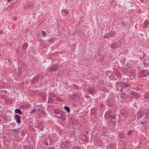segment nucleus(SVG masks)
<instances>
[{"label": "nucleus", "instance_id": "obj_1", "mask_svg": "<svg viewBox=\"0 0 149 149\" xmlns=\"http://www.w3.org/2000/svg\"><path fill=\"white\" fill-rule=\"evenodd\" d=\"M71 146V143L68 141H65L62 142L61 145L60 147L62 148H68Z\"/></svg>", "mask_w": 149, "mask_h": 149}, {"label": "nucleus", "instance_id": "obj_2", "mask_svg": "<svg viewBox=\"0 0 149 149\" xmlns=\"http://www.w3.org/2000/svg\"><path fill=\"white\" fill-rule=\"evenodd\" d=\"M148 74V72L147 70H143L141 71L139 73V77H144Z\"/></svg>", "mask_w": 149, "mask_h": 149}, {"label": "nucleus", "instance_id": "obj_3", "mask_svg": "<svg viewBox=\"0 0 149 149\" xmlns=\"http://www.w3.org/2000/svg\"><path fill=\"white\" fill-rule=\"evenodd\" d=\"M121 43L120 42H116L114 44L111 45H110V48L111 49H115L117 48L120 47Z\"/></svg>", "mask_w": 149, "mask_h": 149}, {"label": "nucleus", "instance_id": "obj_4", "mask_svg": "<svg viewBox=\"0 0 149 149\" xmlns=\"http://www.w3.org/2000/svg\"><path fill=\"white\" fill-rule=\"evenodd\" d=\"M128 92L129 91H128ZM130 94L132 95L134 97L138 98L140 97H141V95L137 94V93L135 92L132 91H129Z\"/></svg>", "mask_w": 149, "mask_h": 149}, {"label": "nucleus", "instance_id": "obj_5", "mask_svg": "<svg viewBox=\"0 0 149 149\" xmlns=\"http://www.w3.org/2000/svg\"><path fill=\"white\" fill-rule=\"evenodd\" d=\"M79 138L81 140L84 142L86 141L88 139L87 136L85 134H83L80 135Z\"/></svg>", "mask_w": 149, "mask_h": 149}, {"label": "nucleus", "instance_id": "obj_6", "mask_svg": "<svg viewBox=\"0 0 149 149\" xmlns=\"http://www.w3.org/2000/svg\"><path fill=\"white\" fill-rule=\"evenodd\" d=\"M88 92L91 94H95L96 91L93 88L89 87L87 89Z\"/></svg>", "mask_w": 149, "mask_h": 149}, {"label": "nucleus", "instance_id": "obj_7", "mask_svg": "<svg viewBox=\"0 0 149 149\" xmlns=\"http://www.w3.org/2000/svg\"><path fill=\"white\" fill-rule=\"evenodd\" d=\"M58 69V66H52L48 69V72H52L55 71Z\"/></svg>", "mask_w": 149, "mask_h": 149}, {"label": "nucleus", "instance_id": "obj_8", "mask_svg": "<svg viewBox=\"0 0 149 149\" xmlns=\"http://www.w3.org/2000/svg\"><path fill=\"white\" fill-rule=\"evenodd\" d=\"M111 112V110H108L105 113L104 115V117L106 119H108L109 117H111V116L110 114V113Z\"/></svg>", "mask_w": 149, "mask_h": 149}, {"label": "nucleus", "instance_id": "obj_9", "mask_svg": "<svg viewBox=\"0 0 149 149\" xmlns=\"http://www.w3.org/2000/svg\"><path fill=\"white\" fill-rule=\"evenodd\" d=\"M117 84H118V85H120L122 87H127L130 86V85L123 82H118Z\"/></svg>", "mask_w": 149, "mask_h": 149}, {"label": "nucleus", "instance_id": "obj_10", "mask_svg": "<svg viewBox=\"0 0 149 149\" xmlns=\"http://www.w3.org/2000/svg\"><path fill=\"white\" fill-rule=\"evenodd\" d=\"M138 118V119L140 118L143 115V112L141 110H139L137 113Z\"/></svg>", "mask_w": 149, "mask_h": 149}, {"label": "nucleus", "instance_id": "obj_11", "mask_svg": "<svg viewBox=\"0 0 149 149\" xmlns=\"http://www.w3.org/2000/svg\"><path fill=\"white\" fill-rule=\"evenodd\" d=\"M60 118L63 121H64L66 119V117L65 115V113L63 111L61 113Z\"/></svg>", "mask_w": 149, "mask_h": 149}, {"label": "nucleus", "instance_id": "obj_12", "mask_svg": "<svg viewBox=\"0 0 149 149\" xmlns=\"http://www.w3.org/2000/svg\"><path fill=\"white\" fill-rule=\"evenodd\" d=\"M107 104L109 107L112 106L113 104L112 100L110 99H107Z\"/></svg>", "mask_w": 149, "mask_h": 149}, {"label": "nucleus", "instance_id": "obj_13", "mask_svg": "<svg viewBox=\"0 0 149 149\" xmlns=\"http://www.w3.org/2000/svg\"><path fill=\"white\" fill-rule=\"evenodd\" d=\"M15 118L17 123L19 124L21 123V118L19 116L16 114L15 116Z\"/></svg>", "mask_w": 149, "mask_h": 149}, {"label": "nucleus", "instance_id": "obj_14", "mask_svg": "<svg viewBox=\"0 0 149 149\" xmlns=\"http://www.w3.org/2000/svg\"><path fill=\"white\" fill-rule=\"evenodd\" d=\"M38 126L41 130H42L44 129L43 123L42 122H40L38 124Z\"/></svg>", "mask_w": 149, "mask_h": 149}, {"label": "nucleus", "instance_id": "obj_15", "mask_svg": "<svg viewBox=\"0 0 149 149\" xmlns=\"http://www.w3.org/2000/svg\"><path fill=\"white\" fill-rule=\"evenodd\" d=\"M62 111H61L58 109H54V113L57 114H61Z\"/></svg>", "mask_w": 149, "mask_h": 149}, {"label": "nucleus", "instance_id": "obj_16", "mask_svg": "<svg viewBox=\"0 0 149 149\" xmlns=\"http://www.w3.org/2000/svg\"><path fill=\"white\" fill-rule=\"evenodd\" d=\"M39 75L34 77L32 80V83H34L35 82H36L38 79H39Z\"/></svg>", "mask_w": 149, "mask_h": 149}, {"label": "nucleus", "instance_id": "obj_17", "mask_svg": "<svg viewBox=\"0 0 149 149\" xmlns=\"http://www.w3.org/2000/svg\"><path fill=\"white\" fill-rule=\"evenodd\" d=\"M120 139H123L125 137L124 134L123 133H120L118 135Z\"/></svg>", "mask_w": 149, "mask_h": 149}, {"label": "nucleus", "instance_id": "obj_18", "mask_svg": "<svg viewBox=\"0 0 149 149\" xmlns=\"http://www.w3.org/2000/svg\"><path fill=\"white\" fill-rule=\"evenodd\" d=\"M15 113H18L20 114H23L22 112L21 111V110L19 109H16L15 110Z\"/></svg>", "mask_w": 149, "mask_h": 149}, {"label": "nucleus", "instance_id": "obj_19", "mask_svg": "<svg viewBox=\"0 0 149 149\" xmlns=\"http://www.w3.org/2000/svg\"><path fill=\"white\" fill-rule=\"evenodd\" d=\"M109 148L111 149H115L116 148V146L114 144L111 143L110 145Z\"/></svg>", "mask_w": 149, "mask_h": 149}, {"label": "nucleus", "instance_id": "obj_20", "mask_svg": "<svg viewBox=\"0 0 149 149\" xmlns=\"http://www.w3.org/2000/svg\"><path fill=\"white\" fill-rule=\"evenodd\" d=\"M111 121L112 122L114 123V124H115L116 123V121H115V118H116V117L114 116H112L111 117Z\"/></svg>", "mask_w": 149, "mask_h": 149}, {"label": "nucleus", "instance_id": "obj_21", "mask_svg": "<svg viewBox=\"0 0 149 149\" xmlns=\"http://www.w3.org/2000/svg\"><path fill=\"white\" fill-rule=\"evenodd\" d=\"M17 70L19 76H21L22 74V71L21 68L20 67Z\"/></svg>", "mask_w": 149, "mask_h": 149}, {"label": "nucleus", "instance_id": "obj_22", "mask_svg": "<svg viewBox=\"0 0 149 149\" xmlns=\"http://www.w3.org/2000/svg\"><path fill=\"white\" fill-rule=\"evenodd\" d=\"M148 20H146L144 22V26L145 28L148 27Z\"/></svg>", "mask_w": 149, "mask_h": 149}, {"label": "nucleus", "instance_id": "obj_23", "mask_svg": "<svg viewBox=\"0 0 149 149\" xmlns=\"http://www.w3.org/2000/svg\"><path fill=\"white\" fill-rule=\"evenodd\" d=\"M145 98H149V93H146L144 95Z\"/></svg>", "mask_w": 149, "mask_h": 149}, {"label": "nucleus", "instance_id": "obj_24", "mask_svg": "<svg viewBox=\"0 0 149 149\" xmlns=\"http://www.w3.org/2000/svg\"><path fill=\"white\" fill-rule=\"evenodd\" d=\"M64 109H65L66 110V111H67V112L68 113H70V110L68 107H67V106H65L64 107Z\"/></svg>", "mask_w": 149, "mask_h": 149}, {"label": "nucleus", "instance_id": "obj_25", "mask_svg": "<svg viewBox=\"0 0 149 149\" xmlns=\"http://www.w3.org/2000/svg\"><path fill=\"white\" fill-rule=\"evenodd\" d=\"M28 45L26 42L25 43L23 46V49H25L27 47Z\"/></svg>", "mask_w": 149, "mask_h": 149}, {"label": "nucleus", "instance_id": "obj_26", "mask_svg": "<svg viewBox=\"0 0 149 149\" xmlns=\"http://www.w3.org/2000/svg\"><path fill=\"white\" fill-rule=\"evenodd\" d=\"M0 98H1L5 100L7 98V96L0 94Z\"/></svg>", "mask_w": 149, "mask_h": 149}, {"label": "nucleus", "instance_id": "obj_27", "mask_svg": "<svg viewBox=\"0 0 149 149\" xmlns=\"http://www.w3.org/2000/svg\"><path fill=\"white\" fill-rule=\"evenodd\" d=\"M62 11L64 12L66 15L68 13V11L66 9H63L62 10Z\"/></svg>", "mask_w": 149, "mask_h": 149}, {"label": "nucleus", "instance_id": "obj_28", "mask_svg": "<svg viewBox=\"0 0 149 149\" xmlns=\"http://www.w3.org/2000/svg\"><path fill=\"white\" fill-rule=\"evenodd\" d=\"M54 38H51L49 40V42L51 43H52L54 42Z\"/></svg>", "mask_w": 149, "mask_h": 149}, {"label": "nucleus", "instance_id": "obj_29", "mask_svg": "<svg viewBox=\"0 0 149 149\" xmlns=\"http://www.w3.org/2000/svg\"><path fill=\"white\" fill-rule=\"evenodd\" d=\"M72 149H81V148L79 146H75L72 147Z\"/></svg>", "mask_w": 149, "mask_h": 149}, {"label": "nucleus", "instance_id": "obj_30", "mask_svg": "<svg viewBox=\"0 0 149 149\" xmlns=\"http://www.w3.org/2000/svg\"><path fill=\"white\" fill-rule=\"evenodd\" d=\"M56 100L57 101H59V102H61L63 101V100L62 99L60 98H58V97L56 98Z\"/></svg>", "mask_w": 149, "mask_h": 149}, {"label": "nucleus", "instance_id": "obj_31", "mask_svg": "<svg viewBox=\"0 0 149 149\" xmlns=\"http://www.w3.org/2000/svg\"><path fill=\"white\" fill-rule=\"evenodd\" d=\"M42 36L44 37L46 36V33L45 31H42Z\"/></svg>", "mask_w": 149, "mask_h": 149}, {"label": "nucleus", "instance_id": "obj_32", "mask_svg": "<svg viewBox=\"0 0 149 149\" xmlns=\"http://www.w3.org/2000/svg\"><path fill=\"white\" fill-rule=\"evenodd\" d=\"M132 132H133L132 131L129 130L127 132V135H128V136L132 134Z\"/></svg>", "mask_w": 149, "mask_h": 149}, {"label": "nucleus", "instance_id": "obj_33", "mask_svg": "<svg viewBox=\"0 0 149 149\" xmlns=\"http://www.w3.org/2000/svg\"><path fill=\"white\" fill-rule=\"evenodd\" d=\"M7 103H11L12 102L13 100H8L7 101Z\"/></svg>", "mask_w": 149, "mask_h": 149}, {"label": "nucleus", "instance_id": "obj_34", "mask_svg": "<svg viewBox=\"0 0 149 149\" xmlns=\"http://www.w3.org/2000/svg\"><path fill=\"white\" fill-rule=\"evenodd\" d=\"M128 67L126 66H125L124 68V71L125 72H127V71H128V70H127V68Z\"/></svg>", "mask_w": 149, "mask_h": 149}, {"label": "nucleus", "instance_id": "obj_35", "mask_svg": "<svg viewBox=\"0 0 149 149\" xmlns=\"http://www.w3.org/2000/svg\"><path fill=\"white\" fill-rule=\"evenodd\" d=\"M114 34V32L113 31V32H111L109 34V35L110 36H112Z\"/></svg>", "mask_w": 149, "mask_h": 149}, {"label": "nucleus", "instance_id": "obj_36", "mask_svg": "<svg viewBox=\"0 0 149 149\" xmlns=\"http://www.w3.org/2000/svg\"><path fill=\"white\" fill-rule=\"evenodd\" d=\"M142 2H143V3H145L146 1V0H140Z\"/></svg>", "mask_w": 149, "mask_h": 149}, {"label": "nucleus", "instance_id": "obj_37", "mask_svg": "<svg viewBox=\"0 0 149 149\" xmlns=\"http://www.w3.org/2000/svg\"><path fill=\"white\" fill-rule=\"evenodd\" d=\"M37 110H35V109H33V110H32L31 111V113H33V112H35V111H37Z\"/></svg>", "mask_w": 149, "mask_h": 149}, {"label": "nucleus", "instance_id": "obj_38", "mask_svg": "<svg viewBox=\"0 0 149 149\" xmlns=\"http://www.w3.org/2000/svg\"><path fill=\"white\" fill-rule=\"evenodd\" d=\"M13 130L15 132H18L19 131V130H18L17 129L16 130Z\"/></svg>", "mask_w": 149, "mask_h": 149}, {"label": "nucleus", "instance_id": "obj_39", "mask_svg": "<svg viewBox=\"0 0 149 149\" xmlns=\"http://www.w3.org/2000/svg\"><path fill=\"white\" fill-rule=\"evenodd\" d=\"M3 33V31L2 30H0V34H2Z\"/></svg>", "mask_w": 149, "mask_h": 149}, {"label": "nucleus", "instance_id": "obj_40", "mask_svg": "<svg viewBox=\"0 0 149 149\" xmlns=\"http://www.w3.org/2000/svg\"><path fill=\"white\" fill-rule=\"evenodd\" d=\"M120 95H121V94H122V91H120Z\"/></svg>", "mask_w": 149, "mask_h": 149}, {"label": "nucleus", "instance_id": "obj_41", "mask_svg": "<svg viewBox=\"0 0 149 149\" xmlns=\"http://www.w3.org/2000/svg\"><path fill=\"white\" fill-rule=\"evenodd\" d=\"M138 89H139V88H137L136 89V90L137 91H139Z\"/></svg>", "mask_w": 149, "mask_h": 149}, {"label": "nucleus", "instance_id": "obj_42", "mask_svg": "<svg viewBox=\"0 0 149 149\" xmlns=\"http://www.w3.org/2000/svg\"><path fill=\"white\" fill-rule=\"evenodd\" d=\"M85 132H86V133H88V131H85Z\"/></svg>", "mask_w": 149, "mask_h": 149}, {"label": "nucleus", "instance_id": "obj_43", "mask_svg": "<svg viewBox=\"0 0 149 149\" xmlns=\"http://www.w3.org/2000/svg\"><path fill=\"white\" fill-rule=\"evenodd\" d=\"M42 99H43V100H45V97H43Z\"/></svg>", "mask_w": 149, "mask_h": 149}, {"label": "nucleus", "instance_id": "obj_44", "mask_svg": "<svg viewBox=\"0 0 149 149\" xmlns=\"http://www.w3.org/2000/svg\"><path fill=\"white\" fill-rule=\"evenodd\" d=\"M141 123L143 124H144V123L143 122H142Z\"/></svg>", "mask_w": 149, "mask_h": 149}, {"label": "nucleus", "instance_id": "obj_45", "mask_svg": "<svg viewBox=\"0 0 149 149\" xmlns=\"http://www.w3.org/2000/svg\"><path fill=\"white\" fill-rule=\"evenodd\" d=\"M125 96V94H123V95H122V97H123Z\"/></svg>", "mask_w": 149, "mask_h": 149}, {"label": "nucleus", "instance_id": "obj_46", "mask_svg": "<svg viewBox=\"0 0 149 149\" xmlns=\"http://www.w3.org/2000/svg\"><path fill=\"white\" fill-rule=\"evenodd\" d=\"M13 19L15 20V19H16V18L15 17H14L13 18Z\"/></svg>", "mask_w": 149, "mask_h": 149}, {"label": "nucleus", "instance_id": "obj_47", "mask_svg": "<svg viewBox=\"0 0 149 149\" xmlns=\"http://www.w3.org/2000/svg\"><path fill=\"white\" fill-rule=\"evenodd\" d=\"M4 92H5V93L6 92V91H4Z\"/></svg>", "mask_w": 149, "mask_h": 149}, {"label": "nucleus", "instance_id": "obj_48", "mask_svg": "<svg viewBox=\"0 0 149 149\" xmlns=\"http://www.w3.org/2000/svg\"><path fill=\"white\" fill-rule=\"evenodd\" d=\"M122 149H126L125 148H123Z\"/></svg>", "mask_w": 149, "mask_h": 149}, {"label": "nucleus", "instance_id": "obj_49", "mask_svg": "<svg viewBox=\"0 0 149 149\" xmlns=\"http://www.w3.org/2000/svg\"><path fill=\"white\" fill-rule=\"evenodd\" d=\"M30 4H31V5H32V3H30Z\"/></svg>", "mask_w": 149, "mask_h": 149}, {"label": "nucleus", "instance_id": "obj_50", "mask_svg": "<svg viewBox=\"0 0 149 149\" xmlns=\"http://www.w3.org/2000/svg\"><path fill=\"white\" fill-rule=\"evenodd\" d=\"M148 74H149V73H148Z\"/></svg>", "mask_w": 149, "mask_h": 149}]
</instances>
